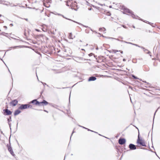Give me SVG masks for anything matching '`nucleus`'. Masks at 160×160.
Segmentation results:
<instances>
[{
	"mask_svg": "<svg viewBox=\"0 0 160 160\" xmlns=\"http://www.w3.org/2000/svg\"><path fill=\"white\" fill-rule=\"evenodd\" d=\"M57 15H59V16H62V17L63 18H66V19H68V20H70V21H72L74 22H76V23H78L77 22L75 21H74L72 20L71 19H68V18H66V17H64V16L63 15H62L61 14H59V13H58L57 14ZM78 23L79 24H81V23Z\"/></svg>",
	"mask_w": 160,
	"mask_h": 160,
	"instance_id": "10",
	"label": "nucleus"
},
{
	"mask_svg": "<svg viewBox=\"0 0 160 160\" xmlns=\"http://www.w3.org/2000/svg\"><path fill=\"white\" fill-rule=\"evenodd\" d=\"M31 102L32 103H34L36 105H38L39 106V102L36 99L32 101Z\"/></svg>",
	"mask_w": 160,
	"mask_h": 160,
	"instance_id": "9",
	"label": "nucleus"
},
{
	"mask_svg": "<svg viewBox=\"0 0 160 160\" xmlns=\"http://www.w3.org/2000/svg\"><path fill=\"white\" fill-rule=\"evenodd\" d=\"M93 54L92 53H90L89 54V55L91 56H92V55H93Z\"/></svg>",
	"mask_w": 160,
	"mask_h": 160,
	"instance_id": "24",
	"label": "nucleus"
},
{
	"mask_svg": "<svg viewBox=\"0 0 160 160\" xmlns=\"http://www.w3.org/2000/svg\"><path fill=\"white\" fill-rule=\"evenodd\" d=\"M89 10H91V9H89Z\"/></svg>",
	"mask_w": 160,
	"mask_h": 160,
	"instance_id": "42",
	"label": "nucleus"
},
{
	"mask_svg": "<svg viewBox=\"0 0 160 160\" xmlns=\"http://www.w3.org/2000/svg\"><path fill=\"white\" fill-rule=\"evenodd\" d=\"M42 31H45V30H44V29H42Z\"/></svg>",
	"mask_w": 160,
	"mask_h": 160,
	"instance_id": "31",
	"label": "nucleus"
},
{
	"mask_svg": "<svg viewBox=\"0 0 160 160\" xmlns=\"http://www.w3.org/2000/svg\"><path fill=\"white\" fill-rule=\"evenodd\" d=\"M51 3V0H44L43 4L46 7L49 8Z\"/></svg>",
	"mask_w": 160,
	"mask_h": 160,
	"instance_id": "1",
	"label": "nucleus"
},
{
	"mask_svg": "<svg viewBox=\"0 0 160 160\" xmlns=\"http://www.w3.org/2000/svg\"><path fill=\"white\" fill-rule=\"evenodd\" d=\"M73 132H73H73H72V134L71 135H72V134H73Z\"/></svg>",
	"mask_w": 160,
	"mask_h": 160,
	"instance_id": "34",
	"label": "nucleus"
},
{
	"mask_svg": "<svg viewBox=\"0 0 160 160\" xmlns=\"http://www.w3.org/2000/svg\"><path fill=\"white\" fill-rule=\"evenodd\" d=\"M25 19V20H26V21H28V19Z\"/></svg>",
	"mask_w": 160,
	"mask_h": 160,
	"instance_id": "35",
	"label": "nucleus"
},
{
	"mask_svg": "<svg viewBox=\"0 0 160 160\" xmlns=\"http://www.w3.org/2000/svg\"><path fill=\"white\" fill-rule=\"evenodd\" d=\"M129 148L131 150H135L136 149V146L132 144H129Z\"/></svg>",
	"mask_w": 160,
	"mask_h": 160,
	"instance_id": "8",
	"label": "nucleus"
},
{
	"mask_svg": "<svg viewBox=\"0 0 160 160\" xmlns=\"http://www.w3.org/2000/svg\"><path fill=\"white\" fill-rule=\"evenodd\" d=\"M21 112V111L19 110H16L14 113V115L15 116H16L19 114Z\"/></svg>",
	"mask_w": 160,
	"mask_h": 160,
	"instance_id": "14",
	"label": "nucleus"
},
{
	"mask_svg": "<svg viewBox=\"0 0 160 160\" xmlns=\"http://www.w3.org/2000/svg\"><path fill=\"white\" fill-rule=\"evenodd\" d=\"M35 30L37 31H38V32H40V31L39 30V29H35Z\"/></svg>",
	"mask_w": 160,
	"mask_h": 160,
	"instance_id": "23",
	"label": "nucleus"
},
{
	"mask_svg": "<svg viewBox=\"0 0 160 160\" xmlns=\"http://www.w3.org/2000/svg\"><path fill=\"white\" fill-rule=\"evenodd\" d=\"M126 142V140L124 138H120L118 142L121 145H123Z\"/></svg>",
	"mask_w": 160,
	"mask_h": 160,
	"instance_id": "5",
	"label": "nucleus"
},
{
	"mask_svg": "<svg viewBox=\"0 0 160 160\" xmlns=\"http://www.w3.org/2000/svg\"><path fill=\"white\" fill-rule=\"evenodd\" d=\"M151 23L150 22V23H149V24H150V23Z\"/></svg>",
	"mask_w": 160,
	"mask_h": 160,
	"instance_id": "46",
	"label": "nucleus"
},
{
	"mask_svg": "<svg viewBox=\"0 0 160 160\" xmlns=\"http://www.w3.org/2000/svg\"><path fill=\"white\" fill-rule=\"evenodd\" d=\"M123 9H124V10H123L124 13H130L132 15V18H136V17H136V16L132 14V11H130V10H129V9H128L127 8H124Z\"/></svg>",
	"mask_w": 160,
	"mask_h": 160,
	"instance_id": "2",
	"label": "nucleus"
},
{
	"mask_svg": "<svg viewBox=\"0 0 160 160\" xmlns=\"http://www.w3.org/2000/svg\"><path fill=\"white\" fill-rule=\"evenodd\" d=\"M69 38L71 39H73V38L72 37V35L71 33H69Z\"/></svg>",
	"mask_w": 160,
	"mask_h": 160,
	"instance_id": "15",
	"label": "nucleus"
},
{
	"mask_svg": "<svg viewBox=\"0 0 160 160\" xmlns=\"http://www.w3.org/2000/svg\"><path fill=\"white\" fill-rule=\"evenodd\" d=\"M113 51L114 53H116L117 52H118L119 51L118 50H113Z\"/></svg>",
	"mask_w": 160,
	"mask_h": 160,
	"instance_id": "18",
	"label": "nucleus"
},
{
	"mask_svg": "<svg viewBox=\"0 0 160 160\" xmlns=\"http://www.w3.org/2000/svg\"><path fill=\"white\" fill-rule=\"evenodd\" d=\"M144 82H146V81H143Z\"/></svg>",
	"mask_w": 160,
	"mask_h": 160,
	"instance_id": "40",
	"label": "nucleus"
},
{
	"mask_svg": "<svg viewBox=\"0 0 160 160\" xmlns=\"http://www.w3.org/2000/svg\"><path fill=\"white\" fill-rule=\"evenodd\" d=\"M9 126L10 127V124H9Z\"/></svg>",
	"mask_w": 160,
	"mask_h": 160,
	"instance_id": "43",
	"label": "nucleus"
},
{
	"mask_svg": "<svg viewBox=\"0 0 160 160\" xmlns=\"http://www.w3.org/2000/svg\"><path fill=\"white\" fill-rule=\"evenodd\" d=\"M111 38V39H117V40H118V39H116L115 38Z\"/></svg>",
	"mask_w": 160,
	"mask_h": 160,
	"instance_id": "26",
	"label": "nucleus"
},
{
	"mask_svg": "<svg viewBox=\"0 0 160 160\" xmlns=\"http://www.w3.org/2000/svg\"><path fill=\"white\" fill-rule=\"evenodd\" d=\"M81 50H84V51H85L84 49H81Z\"/></svg>",
	"mask_w": 160,
	"mask_h": 160,
	"instance_id": "32",
	"label": "nucleus"
},
{
	"mask_svg": "<svg viewBox=\"0 0 160 160\" xmlns=\"http://www.w3.org/2000/svg\"><path fill=\"white\" fill-rule=\"evenodd\" d=\"M123 60L124 61H126V60L125 59H123Z\"/></svg>",
	"mask_w": 160,
	"mask_h": 160,
	"instance_id": "29",
	"label": "nucleus"
},
{
	"mask_svg": "<svg viewBox=\"0 0 160 160\" xmlns=\"http://www.w3.org/2000/svg\"><path fill=\"white\" fill-rule=\"evenodd\" d=\"M123 27L124 28H126L125 27L124 25H123Z\"/></svg>",
	"mask_w": 160,
	"mask_h": 160,
	"instance_id": "33",
	"label": "nucleus"
},
{
	"mask_svg": "<svg viewBox=\"0 0 160 160\" xmlns=\"http://www.w3.org/2000/svg\"><path fill=\"white\" fill-rule=\"evenodd\" d=\"M133 45H135V46H136L138 47H139L141 48H142V49H144V48L143 47H141V46H138V45L136 44H134V43H133Z\"/></svg>",
	"mask_w": 160,
	"mask_h": 160,
	"instance_id": "16",
	"label": "nucleus"
},
{
	"mask_svg": "<svg viewBox=\"0 0 160 160\" xmlns=\"http://www.w3.org/2000/svg\"><path fill=\"white\" fill-rule=\"evenodd\" d=\"M41 82L43 84L44 86L45 85H46V84L45 83H43L42 82Z\"/></svg>",
	"mask_w": 160,
	"mask_h": 160,
	"instance_id": "25",
	"label": "nucleus"
},
{
	"mask_svg": "<svg viewBox=\"0 0 160 160\" xmlns=\"http://www.w3.org/2000/svg\"><path fill=\"white\" fill-rule=\"evenodd\" d=\"M29 107L30 106L28 104H22L19 107V109H25L29 108Z\"/></svg>",
	"mask_w": 160,
	"mask_h": 160,
	"instance_id": "4",
	"label": "nucleus"
},
{
	"mask_svg": "<svg viewBox=\"0 0 160 160\" xmlns=\"http://www.w3.org/2000/svg\"><path fill=\"white\" fill-rule=\"evenodd\" d=\"M10 25H11L12 26H13V25L12 24H11Z\"/></svg>",
	"mask_w": 160,
	"mask_h": 160,
	"instance_id": "41",
	"label": "nucleus"
},
{
	"mask_svg": "<svg viewBox=\"0 0 160 160\" xmlns=\"http://www.w3.org/2000/svg\"><path fill=\"white\" fill-rule=\"evenodd\" d=\"M81 127H82L83 128H85V129H87L88 130V131H92V132H93V131H92V130H90V129H88V128H85V127H82V126H81Z\"/></svg>",
	"mask_w": 160,
	"mask_h": 160,
	"instance_id": "20",
	"label": "nucleus"
},
{
	"mask_svg": "<svg viewBox=\"0 0 160 160\" xmlns=\"http://www.w3.org/2000/svg\"><path fill=\"white\" fill-rule=\"evenodd\" d=\"M124 42L126 43H128V44H132V45H133V44L132 43H131V42H127L126 41H124Z\"/></svg>",
	"mask_w": 160,
	"mask_h": 160,
	"instance_id": "19",
	"label": "nucleus"
},
{
	"mask_svg": "<svg viewBox=\"0 0 160 160\" xmlns=\"http://www.w3.org/2000/svg\"><path fill=\"white\" fill-rule=\"evenodd\" d=\"M4 27L6 29L7 28V27L6 26H4Z\"/></svg>",
	"mask_w": 160,
	"mask_h": 160,
	"instance_id": "27",
	"label": "nucleus"
},
{
	"mask_svg": "<svg viewBox=\"0 0 160 160\" xmlns=\"http://www.w3.org/2000/svg\"><path fill=\"white\" fill-rule=\"evenodd\" d=\"M137 143L143 146H146L144 141L142 139H140L139 138V136H138V139L137 140Z\"/></svg>",
	"mask_w": 160,
	"mask_h": 160,
	"instance_id": "3",
	"label": "nucleus"
},
{
	"mask_svg": "<svg viewBox=\"0 0 160 160\" xmlns=\"http://www.w3.org/2000/svg\"><path fill=\"white\" fill-rule=\"evenodd\" d=\"M18 101L17 100H14L10 102V104L12 106H15L18 103Z\"/></svg>",
	"mask_w": 160,
	"mask_h": 160,
	"instance_id": "6",
	"label": "nucleus"
},
{
	"mask_svg": "<svg viewBox=\"0 0 160 160\" xmlns=\"http://www.w3.org/2000/svg\"><path fill=\"white\" fill-rule=\"evenodd\" d=\"M100 31H105L106 30V29L104 28H99Z\"/></svg>",
	"mask_w": 160,
	"mask_h": 160,
	"instance_id": "17",
	"label": "nucleus"
},
{
	"mask_svg": "<svg viewBox=\"0 0 160 160\" xmlns=\"http://www.w3.org/2000/svg\"><path fill=\"white\" fill-rule=\"evenodd\" d=\"M133 27L134 28H135V27L134 26H133Z\"/></svg>",
	"mask_w": 160,
	"mask_h": 160,
	"instance_id": "36",
	"label": "nucleus"
},
{
	"mask_svg": "<svg viewBox=\"0 0 160 160\" xmlns=\"http://www.w3.org/2000/svg\"><path fill=\"white\" fill-rule=\"evenodd\" d=\"M67 5L68 6H69V5L68 4H67Z\"/></svg>",
	"mask_w": 160,
	"mask_h": 160,
	"instance_id": "37",
	"label": "nucleus"
},
{
	"mask_svg": "<svg viewBox=\"0 0 160 160\" xmlns=\"http://www.w3.org/2000/svg\"><path fill=\"white\" fill-rule=\"evenodd\" d=\"M44 103L45 105H47L48 104V102L46 101L45 100H43L42 102H39V106H41V104Z\"/></svg>",
	"mask_w": 160,
	"mask_h": 160,
	"instance_id": "11",
	"label": "nucleus"
},
{
	"mask_svg": "<svg viewBox=\"0 0 160 160\" xmlns=\"http://www.w3.org/2000/svg\"><path fill=\"white\" fill-rule=\"evenodd\" d=\"M18 47V46H17V47H14V48H16V47Z\"/></svg>",
	"mask_w": 160,
	"mask_h": 160,
	"instance_id": "38",
	"label": "nucleus"
},
{
	"mask_svg": "<svg viewBox=\"0 0 160 160\" xmlns=\"http://www.w3.org/2000/svg\"><path fill=\"white\" fill-rule=\"evenodd\" d=\"M44 111L47 112L46 111V110H44Z\"/></svg>",
	"mask_w": 160,
	"mask_h": 160,
	"instance_id": "45",
	"label": "nucleus"
},
{
	"mask_svg": "<svg viewBox=\"0 0 160 160\" xmlns=\"http://www.w3.org/2000/svg\"><path fill=\"white\" fill-rule=\"evenodd\" d=\"M132 77L135 79H137V78L136 77H135V76H134V75H132Z\"/></svg>",
	"mask_w": 160,
	"mask_h": 160,
	"instance_id": "21",
	"label": "nucleus"
},
{
	"mask_svg": "<svg viewBox=\"0 0 160 160\" xmlns=\"http://www.w3.org/2000/svg\"><path fill=\"white\" fill-rule=\"evenodd\" d=\"M96 79V78L94 77H90L88 81H94Z\"/></svg>",
	"mask_w": 160,
	"mask_h": 160,
	"instance_id": "13",
	"label": "nucleus"
},
{
	"mask_svg": "<svg viewBox=\"0 0 160 160\" xmlns=\"http://www.w3.org/2000/svg\"><path fill=\"white\" fill-rule=\"evenodd\" d=\"M120 51L121 53H123V51Z\"/></svg>",
	"mask_w": 160,
	"mask_h": 160,
	"instance_id": "28",
	"label": "nucleus"
},
{
	"mask_svg": "<svg viewBox=\"0 0 160 160\" xmlns=\"http://www.w3.org/2000/svg\"><path fill=\"white\" fill-rule=\"evenodd\" d=\"M96 50H98V47H97V48H96Z\"/></svg>",
	"mask_w": 160,
	"mask_h": 160,
	"instance_id": "30",
	"label": "nucleus"
},
{
	"mask_svg": "<svg viewBox=\"0 0 160 160\" xmlns=\"http://www.w3.org/2000/svg\"><path fill=\"white\" fill-rule=\"evenodd\" d=\"M8 150L12 155H14V153L13 152V150L11 147H8Z\"/></svg>",
	"mask_w": 160,
	"mask_h": 160,
	"instance_id": "12",
	"label": "nucleus"
},
{
	"mask_svg": "<svg viewBox=\"0 0 160 160\" xmlns=\"http://www.w3.org/2000/svg\"><path fill=\"white\" fill-rule=\"evenodd\" d=\"M6 113V115H8L12 114V112L8 109H5L3 110Z\"/></svg>",
	"mask_w": 160,
	"mask_h": 160,
	"instance_id": "7",
	"label": "nucleus"
},
{
	"mask_svg": "<svg viewBox=\"0 0 160 160\" xmlns=\"http://www.w3.org/2000/svg\"><path fill=\"white\" fill-rule=\"evenodd\" d=\"M88 44H87L86 45V46H88Z\"/></svg>",
	"mask_w": 160,
	"mask_h": 160,
	"instance_id": "39",
	"label": "nucleus"
},
{
	"mask_svg": "<svg viewBox=\"0 0 160 160\" xmlns=\"http://www.w3.org/2000/svg\"><path fill=\"white\" fill-rule=\"evenodd\" d=\"M8 122H9L11 121V117H10V119H8Z\"/></svg>",
	"mask_w": 160,
	"mask_h": 160,
	"instance_id": "22",
	"label": "nucleus"
},
{
	"mask_svg": "<svg viewBox=\"0 0 160 160\" xmlns=\"http://www.w3.org/2000/svg\"><path fill=\"white\" fill-rule=\"evenodd\" d=\"M1 16V15L0 14V17Z\"/></svg>",
	"mask_w": 160,
	"mask_h": 160,
	"instance_id": "44",
	"label": "nucleus"
}]
</instances>
